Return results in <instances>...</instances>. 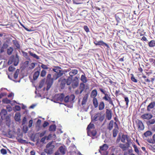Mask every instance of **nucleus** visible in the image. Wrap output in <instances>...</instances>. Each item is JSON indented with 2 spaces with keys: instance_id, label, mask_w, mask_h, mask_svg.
<instances>
[{
  "instance_id": "1",
  "label": "nucleus",
  "mask_w": 155,
  "mask_h": 155,
  "mask_svg": "<svg viewBox=\"0 0 155 155\" xmlns=\"http://www.w3.org/2000/svg\"><path fill=\"white\" fill-rule=\"evenodd\" d=\"M99 91L102 93V94L104 95V96L102 97V99L105 101H107L110 104L114 107V104L112 98L110 97V93L103 88H99Z\"/></svg>"
},
{
  "instance_id": "2",
  "label": "nucleus",
  "mask_w": 155,
  "mask_h": 155,
  "mask_svg": "<svg viewBox=\"0 0 155 155\" xmlns=\"http://www.w3.org/2000/svg\"><path fill=\"white\" fill-rule=\"evenodd\" d=\"M52 142H49L46 146V149L45 150V152L48 154H51L55 146L52 144Z\"/></svg>"
},
{
  "instance_id": "3",
  "label": "nucleus",
  "mask_w": 155,
  "mask_h": 155,
  "mask_svg": "<svg viewBox=\"0 0 155 155\" xmlns=\"http://www.w3.org/2000/svg\"><path fill=\"white\" fill-rule=\"evenodd\" d=\"M136 123L139 131L143 130L144 126L143 125V123L142 121L139 120H137V121H136Z\"/></svg>"
},
{
  "instance_id": "4",
  "label": "nucleus",
  "mask_w": 155,
  "mask_h": 155,
  "mask_svg": "<svg viewBox=\"0 0 155 155\" xmlns=\"http://www.w3.org/2000/svg\"><path fill=\"white\" fill-rule=\"evenodd\" d=\"M124 14L122 12L117 13L115 15V18L117 21L119 22L121 19L124 17Z\"/></svg>"
},
{
  "instance_id": "5",
  "label": "nucleus",
  "mask_w": 155,
  "mask_h": 155,
  "mask_svg": "<svg viewBox=\"0 0 155 155\" xmlns=\"http://www.w3.org/2000/svg\"><path fill=\"white\" fill-rule=\"evenodd\" d=\"M113 115L112 112L111 110L107 109L106 111V117L108 120H111Z\"/></svg>"
},
{
  "instance_id": "6",
  "label": "nucleus",
  "mask_w": 155,
  "mask_h": 155,
  "mask_svg": "<svg viewBox=\"0 0 155 155\" xmlns=\"http://www.w3.org/2000/svg\"><path fill=\"white\" fill-rule=\"evenodd\" d=\"M119 127L117 123L114 122V128L113 130V136L114 137H116L118 132Z\"/></svg>"
},
{
  "instance_id": "7",
  "label": "nucleus",
  "mask_w": 155,
  "mask_h": 155,
  "mask_svg": "<svg viewBox=\"0 0 155 155\" xmlns=\"http://www.w3.org/2000/svg\"><path fill=\"white\" fill-rule=\"evenodd\" d=\"M153 117V115L150 113H146L141 115V117L143 119L149 120L151 119Z\"/></svg>"
},
{
  "instance_id": "8",
  "label": "nucleus",
  "mask_w": 155,
  "mask_h": 155,
  "mask_svg": "<svg viewBox=\"0 0 155 155\" xmlns=\"http://www.w3.org/2000/svg\"><path fill=\"white\" fill-rule=\"evenodd\" d=\"M119 147L123 151H126L128 150L129 145L127 144L120 143L119 144Z\"/></svg>"
},
{
  "instance_id": "9",
  "label": "nucleus",
  "mask_w": 155,
  "mask_h": 155,
  "mask_svg": "<svg viewBox=\"0 0 155 155\" xmlns=\"http://www.w3.org/2000/svg\"><path fill=\"white\" fill-rule=\"evenodd\" d=\"M94 43L96 45H105L106 46L107 48H109V46L106 43L102 41H94Z\"/></svg>"
},
{
  "instance_id": "10",
  "label": "nucleus",
  "mask_w": 155,
  "mask_h": 155,
  "mask_svg": "<svg viewBox=\"0 0 155 155\" xmlns=\"http://www.w3.org/2000/svg\"><path fill=\"white\" fill-rule=\"evenodd\" d=\"M58 81L59 82H61V84H60V87L61 89L64 88L66 84V79H63L62 78H61Z\"/></svg>"
},
{
  "instance_id": "11",
  "label": "nucleus",
  "mask_w": 155,
  "mask_h": 155,
  "mask_svg": "<svg viewBox=\"0 0 155 155\" xmlns=\"http://www.w3.org/2000/svg\"><path fill=\"white\" fill-rule=\"evenodd\" d=\"M54 81L53 79H50L47 80L46 83H47V88L46 90L48 91L50 88L53 83Z\"/></svg>"
},
{
  "instance_id": "12",
  "label": "nucleus",
  "mask_w": 155,
  "mask_h": 155,
  "mask_svg": "<svg viewBox=\"0 0 155 155\" xmlns=\"http://www.w3.org/2000/svg\"><path fill=\"white\" fill-rule=\"evenodd\" d=\"M63 74V73L61 72V70H59L58 73H56L53 76L52 79L53 80H55L57 79L58 78L60 77Z\"/></svg>"
},
{
  "instance_id": "13",
  "label": "nucleus",
  "mask_w": 155,
  "mask_h": 155,
  "mask_svg": "<svg viewBox=\"0 0 155 155\" xmlns=\"http://www.w3.org/2000/svg\"><path fill=\"white\" fill-rule=\"evenodd\" d=\"M97 132L96 130H87L88 135L90 137H94L97 134Z\"/></svg>"
},
{
  "instance_id": "14",
  "label": "nucleus",
  "mask_w": 155,
  "mask_h": 155,
  "mask_svg": "<svg viewBox=\"0 0 155 155\" xmlns=\"http://www.w3.org/2000/svg\"><path fill=\"white\" fill-rule=\"evenodd\" d=\"M74 98L75 97L74 95H71L70 97L69 96H67L65 97H64V100L65 102L67 103L70 101V99H72L71 101H73L74 100Z\"/></svg>"
},
{
  "instance_id": "15",
  "label": "nucleus",
  "mask_w": 155,
  "mask_h": 155,
  "mask_svg": "<svg viewBox=\"0 0 155 155\" xmlns=\"http://www.w3.org/2000/svg\"><path fill=\"white\" fill-rule=\"evenodd\" d=\"M108 147L107 144H104L102 145L100 147L99 151L100 152H101V151H105L108 149Z\"/></svg>"
},
{
  "instance_id": "16",
  "label": "nucleus",
  "mask_w": 155,
  "mask_h": 155,
  "mask_svg": "<svg viewBox=\"0 0 155 155\" xmlns=\"http://www.w3.org/2000/svg\"><path fill=\"white\" fill-rule=\"evenodd\" d=\"M78 84V78L77 77L75 78V79L73 80L72 84V86L73 88H75L77 87Z\"/></svg>"
},
{
  "instance_id": "17",
  "label": "nucleus",
  "mask_w": 155,
  "mask_h": 155,
  "mask_svg": "<svg viewBox=\"0 0 155 155\" xmlns=\"http://www.w3.org/2000/svg\"><path fill=\"white\" fill-rule=\"evenodd\" d=\"M97 92L96 89H95L93 90L91 92L90 96L91 97L94 98H96V97L97 96Z\"/></svg>"
},
{
  "instance_id": "18",
  "label": "nucleus",
  "mask_w": 155,
  "mask_h": 155,
  "mask_svg": "<svg viewBox=\"0 0 155 155\" xmlns=\"http://www.w3.org/2000/svg\"><path fill=\"white\" fill-rule=\"evenodd\" d=\"M64 95L63 94L58 95L57 97H56V100L58 101H59L61 102L62 101L64 98Z\"/></svg>"
},
{
  "instance_id": "19",
  "label": "nucleus",
  "mask_w": 155,
  "mask_h": 155,
  "mask_svg": "<svg viewBox=\"0 0 155 155\" xmlns=\"http://www.w3.org/2000/svg\"><path fill=\"white\" fill-rule=\"evenodd\" d=\"M85 88V84L83 83H81L80 84L79 87V90L80 94H82L83 91L84 90Z\"/></svg>"
},
{
  "instance_id": "20",
  "label": "nucleus",
  "mask_w": 155,
  "mask_h": 155,
  "mask_svg": "<svg viewBox=\"0 0 155 155\" xmlns=\"http://www.w3.org/2000/svg\"><path fill=\"white\" fill-rule=\"evenodd\" d=\"M114 124V123L113 120H110V122L107 127V129L109 130H111L113 128Z\"/></svg>"
},
{
  "instance_id": "21",
  "label": "nucleus",
  "mask_w": 155,
  "mask_h": 155,
  "mask_svg": "<svg viewBox=\"0 0 155 155\" xmlns=\"http://www.w3.org/2000/svg\"><path fill=\"white\" fill-rule=\"evenodd\" d=\"M81 80L84 83H86L87 82V78L86 77L85 74H82L81 75Z\"/></svg>"
},
{
  "instance_id": "22",
  "label": "nucleus",
  "mask_w": 155,
  "mask_h": 155,
  "mask_svg": "<svg viewBox=\"0 0 155 155\" xmlns=\"http://www.w3.org/2000/svg\"><path fill=\"white\" fill-rule=\"evenodd\" d=\"M59 150L60 153L62 155H64L65 153V149L64 147L61 146L59 147Z\"/></svg>"
},
{
  "instance_id": "23",
  "label": "nucleus",
  "mask_w": 155,
  "mask_h": 155,
  "mask_svg": "<svg viewBox=\"0 0 155 155\" xmlns=\"http://www.w3.org/2000/svg\"><path fill=\"white\" fill-rule=\"evenodd\" d=\"M40 71H35L33 74V79L34 80H36L38 78L40 74Z\"/></svg>"
},
{
  "instance_id": "24",
  "label": "nucleus",
  "mask_w": 155,
  "mask_h": 155,
  "mask_svg": "<svg viewBox=\"0 0 155 155\" xmlns=\"http://www.w3.org/2000/svg\"><path fill=\"white\" fill-rule=\"evenodd\" d=\"M99 106V110H102L104 108L105 105L103 101H101L100 102Z\"/></svg>"
},
{
  "instance_id": "25",
  "label": "nucleus",
  "mask_w": 155,
  "mask_h": 155,
  "mask_svg": "<svg viewBox=\"0 0 155 155\" xmlns=\"http://www.w3.org/2000/svg\"><path fill=\"white\" fill-rule=\"evenodd\" d=\"M88 98V95H87V94H86L83 98L81 103L82 105H84V104H85L87 102V100Z\"/></svg>"
},
{
  "instance_id": "26",
  "label": "nucleus",
  "mask_w": 155,
  "mask_h": 155,
  "mask_svg": "<svg viewBox=\"0 0 155 155\" xmlns=\"http://www.w3.org/2000/svg\"><path fill=\"white\" fill-rule=\"evenodd\" d=\"M93 104L95 108H97L98 106V103L97 98H94L93 100Z\"/></svg>"
},
{
  "instance_id": "27",
  "label": "nucleus",
  "mask_w": 155,
  "mask_h": 155,
  "mask_svg": "<svg viewBox=\"0 0 155 155\" xmlns=\"http://www.w3.org/2000/svg\"><path fill=\"white\" fill-rule=\"evenodd\" d=\"M155 103L154 102H151L150 103L147 107V111H150V109L153 108L155 106Z\"/></svg>"
},
{
  "instance_id": "28",
  "label": "nucleus",
  "mask_w": 155,
  "mask_h": 155,
  "mask_svg": "<svg viewBox=\"0 0 155 155\" xmlns=\"http://www.w3.org/2000/svg\"><path fill=\"white\" fill-rule=\"evenodd\" d=\"M28 53L32 57H33L34 58L37 60H38L40 59V58L36 54L32 53L31 51H29Z\"/></svg>"
},
{
  "instance_id": "29",
  "label": "nucleus",
  "mask_w": 155,
  "mask_h": 155,
  "mask_svg": "<svg viewBox=\"0 0 155 155\" xmlns=\"http://www.w3.org/2000/svg\"><path fill=\"white\" fill-rule=\"evenodd\" d=\"M78 71L77 70L74 69L70 71L69 72V74L70 76L73 77V76L76 74L78 73Z\"/></svg>"
},
{
  "instance_id": "30",
  "label": "nucleus",
  "mask_w": 155,
  "mask_h": 155,
  "mask_svg": "<svg viewBox=\"0 0 155 155\" xmlns=\"http://www.w3.org/2000/svg\"><path fill=\"white\" fill-rule=\"evenodd\" d=\"M12 42L14 45L17 49H19L20 47V45L18 43V42L17 40H13Z\"/></svg>"
},
{
  "instance_id": "31",
  "label": "nucleus",
  "mask_w": 155,
  "mask_h": 155,
  "mask_svg": "<svg viewBox=\"0 0 155 155\" xmlns=\"http://www.w3.org/2000/svg\"><path fill=\"white\" fill-rule=\"evenodd\" d=\"M149 46L150 47H153L155 46V40H152L148 43Z\"/></svg>"
},
{
  "instance_id": "32",
  "label": "nucleus",
  "mask_w": 155,
  "mask_h": 155,
  "mask_svg": "<svg viewBox=\"0 0 155 155\" xmlns=\"http://www.w3.org/2000/svg\"><path fill=\"white\" fill-rule=\"evenodd\" d=\"M15 119L16 121H19L20 120V115L19 113H16L15 115Z\"/></svg>"
},
{
  "instance_id": "33",
  "label": "nucleus",
  "mask_w": 155,
  "mask_h": 155,
  "mask_svg": "<svg viewBox=\"0 0 155 155\" xmlns=\"http://www.w3.org/2000/svg\"><path fill=\"white\" fill-rule=\"evenodd\" d=\"M152 134V132L150 130H148L144 133L143 135L145 137H147L151 135Z\"/></svg>"
},
{
  "instance_id": "34",
  "label": "nucleus",
  "mask_w": 155,
  "mask_h": 155,
  "mask_svg": "<svg viewBox=\"0 0 155 155\" xmlns=\"http://www.w3.org/2000/svg\"><path fill=\"white\" fill-rule=\"evenodd\" d=\"M56 129V126L54 125H51L50 126L49 130L50 131H54Z\"/></svg>"
},
{
  "instance_id": "35",
  "label": "nucleus",
  "mask_w": 155,
  "mask_h": 155,
  "mask_svg": "<svg viewBox=\"0 0 155 155\" xmlns=\"http://www.w3.org/2000/svg\"><path fill=\"white\" fill-rule=\"evenodd\" d=\"M94 128V125L93 124H91V123L89 125L87 126V130H91V129Z\"/></svg>"
},
{
  "instance_id": "36",
  "label": "nucleus",
  "mask_w": 155,
  "mask_h": 155,
  "mask_svg": "<svg viewBox=\"0 0 155 155\" xmlns=\"http://www.w3.org/2000/svg\"><path fill=\"white\" fill-rule=\"evenodd\" d=\"M127 137V135H122L121 139V141L124 143H125L126 141V138Z\"/></svg>"
},
{
  "instance_id": "37",
  "label": "nucleus",
  "mask_w": 155,
  "mask_h": 155,
  "mask_svg": "<svg viewBox=\"0 0 155 155\" xmlns=\"http://www.w3.org/2000/svg\"><path fill=\"white\" fill-rule=\"evenodd\" d=\"M13 49L12 47H10L7 50V53L8 55H11L12 53Z\"/></svg>"
},
{
  "instance_id": "38",
  "label": "nucleus",
  "mask_w": 155,
  "mask_h": 155,
  "mask_svg": "<svg viewBox=\"0 0 155 155\" xmlns=\"http://www.w3.org/2000/svg\"><path fill=\"white\" fill-rule=\"evenodd\" d=\"M100 115L101 114L99 113H98L95 114L94 117V120L95 121H97L99 120V117Z\"/></svg>"
},
{
  "instance_id": "39",
  "label": "nucleus",
  "mask_w": 155,
  "mask_h": 155,
  "mask_svg": "<svg viewBox=\"0 0 155 155\" xmlns=\"http://www.w3.org/2000/svg\"><path fill=\"white\" fill-rule=\"evenodd\" d=\"M19 73V70L18 69L16 70L14 74V79H16L18 78Z\"/></svg>"
},
{
  "instance_id": "40",
  "label": "nucleus",
  "mask_w": 155,
  "mask_h": 155,
  "mask_svg": "<svg viewBox=\"0 0 155 155\" xmlns=\"http://www.w3.org/2000/svg\"><path fill=\"white\" fill-rule=\"evenodd\" d=\"M133 147H134V151L137 154H139V149H138L137 146L135 144H133Z\"/></svg>"
},
{
  "instance_id": "41",
  "label": "nucleus",
  "mask_w": 155,
  "mask_h": 155,
  "mask_svg": "<svg viewBox=\"0 0 155 155\" xmlns=\"http://www.w3.org/2000/svg\"><path fill=\"white\" fill-rule=\"evenodd\" d=\"M131 75L130 78L131 81L137 83V80L135 78L133 74H131Z\"/></svg>"
},
{
  "instance_id": "42",
  "label": "nucleus",
  "mask_w": 155,
  "mask_h": 155,
  "mask_svg": "<svg viewBox=\"0 0 155 155\" xmlns=\"http://www.w3.org/2000/svg\"><path fill=\"white\" fill-rule=\"evenodd\" d=\"M46 74V71L44 70H42L41 73V76L42 77H44Z\"/></svg>"
},
{
  "instance_id": "43",
  "label": "nucleus",
  "mask_w": 155,
  "mask_h": 155,
  "mask_svg": "<svg viewBox=\"0 0 155 155\" xmlns=\"http://www.w3.org/2000/svg\"><path fill=\"white\" fill-rule=\"evenodd\" d=\"M66 84L68 85H70L72 83L71 79L70 78H68L67 80L66 79Z\"/></svg>"
},
{
  "instance_id": "44",
  "label": "nucleus",
  "mask_w": 155,
  "mask_h": 155,
  "mask_svg": "<svg viewBox=\"0 0 155 155\" xmlns=\"http://www.w3.org/2000/svg\"><path fill=\"white\" fill-rule=\"evenodd\" d=\"M125 101L126 102V105L127 107L128 106L129 102V98L127 97H124Z\"/></svg>"
},
{
  "instance_id": "45",
  "label": "nucleus",
  "mask_w": 155,
  "mask_h": 155,
  "mask_svg": "<svg viewBox=\"0 0 155 155\" xmlns=\"http://www.w3.org/2000/svg\"><path fill=\"white\" fill-rule=\"evenodd\" d=\"M126 140H127V142L126 143V144H128L129 145L130 143H131L132 142H131V140L129 136L127 135V137Z\"/></svg>"
},
{
  "instance_id": "46",
  "label": "nucleus",
  "mask_w": 155,
  "mask_h": 155,
  "mask_svg": "<svg viewBox=\"0 0 155 155\" xmlns=\"http://www.w3.org/2000/svg\"><path fill=\"white\" fill-rule=\"evenodd\" d=\"M36 64V63L32 62L30 65V66L29 68V69H33L35 67Z\"/></svg>"
},
{
  "instance_id": "47",
  "label": "nucleus",
  "mask_w": 155,
  "mask_h": 155,
  "mask_svg": "<svg viewBox=\"0 0 155 155\" xmlns=\"http://www.w3.org/2000/svg\"><path fill=\"white\" fill-rule=\"evenodd\" d=\"M2 101L5 104H9L11 102V101L7 98L3 99Z\"/></svg>"
},
{
  "instance_id": "48",
  "label": "nucleus",
  "mask_w": 155,
  "mask_h": 155,
  "mask_svg": "<svg viewBox=\"0 0 155 155\" xmlns=\"http://www.w3.org/2000/svg\"><path fill=\"white\" fill-rule=\"evenodd\" d=\"M106 81L107 82H108L110 83V84H116V83L115 82H113L110 79V78H107L106 80Z\"/></svg>"
},
{
  "instance_id": "49",
  "label": "nucleus",
  "mask_w": 155,
  "mask_h": 155,
  "mask_svg": "<svg viewBox=\"0 0 155 155\" xmlns=\"http://www.w3.org/2000/svg\"><path fill=\"white\" fill-rule=\"evenodd\" d=\"M15 69V68L12 66H10L8 68V70L9 71H14Z\"/></svg>"
},
{
  "instance_id": "50",
  "label": "nucleus",
  "mask_w": 155,
  "mask_h": 155,
  "mask_svg": "<svg viewBox=\"0 0 155 155\" xmlns=\"http://www.w3.org/2000/svg\"><path fill=\"white\" fill-rule=\"evenodd\" d=\"M1 153L3 155H5L7 154V152L6 149H2L0 150Z\"/></svg>"
},
{
  "instance_id": "51",
  "label": "nucleus",
  "mask_w": 155,
  "mask_h": 155,
  "mask_svg": "<svg viewBox=\"0 0 155 155\" xmlns=\"http://www.w3.org/2000/svg\"><path fill=\"white\" fill-rule=\"evenodd\" d=\"M8 45L7 44V42L6 41L2 45V47L3 48H4L5 49L8 47Z\"/></svg>"
},
{
  "instance_id": "52",
  "label": "nucleus",
  "mask_w": 155,
  "mask_h": 155,
  "mask_svg": "<svg viewBox=\"0 0 155 155\" xmlns=\"http://www.w3.org/2000/svg\"><path fill=\"white\" fill-rule=\"evenodd\" d=\"M33 124V120H30L29 121V124L28 126L30 128L32 126Z\"/></svg>"
},
{
  "instance_id": "53",
  "label": "nucleus",
  "mask_w": 155,
  "mask_h": 155,
  "mask_svg": "<svg viewBox=\"0 0 155 155\" xmlns=\"http://www.w3.org/2000/svg\"><path fill=\"white\" fill-rule=\"evenodd\" d=\"M41 67L42 68L45 69H48V68L47 67V65L43 64H41Z\"/></svg>"
},
{
  "instance_id": "54",
  "label": "nucleus",
  "mask_w": 155,
  "mask_h": 155,
  "mask_svg": "<svg viewBox=\"0 0 155 155\" xmlns=\"http://www.w3.org/2000/svg\"><path fill=\"white\" fill-rule=\"evenodd\" d=\"M46 134V131L45 130L44 131H43L42 132V133H38V134H40V137H42L43 136H44Z\"/></svg>"
},
{
  "instance_id": "55",
  "label": "nucleus",
  "mask_w": 155,
  "mask_h": 155,
  "mask_svg": "<svg viewBox=\"0 0 155 155\" xmlns=\"http://www.w3.org/2000/svg\"><path fill=\"white\" fill-rule=\"evenodd\" d=\"M148 123L150 124H153L155 123V120L153 119L148 121Z\"/></svg>"
},
{
  "instance_id": "56",
  "label": "nucleus",
  "mask_w": 155,
  "mask_h": 155,
  "mask_svg": "<svg viewBox=\"0 0 155 155\" xmlns=\"http://www.w3.org/2000/svg\"><path fill=\"white\" fill-rule=\"evenodd\" d=\"M104 119V117L103 116H102L101 114V115L99 117V120L101 122H102Z\"/></svg>"
},
{
  "instance_id": "57",
  "label": "nucleus",
  "mask_w": 155,
  "mask_h": 155,
  "mask_svg": "<svg viewBox=\"0 0 155 155\" xmlns=\"http://www.w3.org/2000/svg\"><path fill=\"white\" fill-rule=\"evenodd\" d=\"M22 52L23 56L26 58H27L28 57V54L27 52L24 51H22Z\"/></svg>"
},
{
  "instance_id": "58",
  "label": "nucleus",
  "mask_w": 155,
  "mask_h": 155,
  "mask_svg": "<svg viewBox=\"0 0 155 155\" xmlns=\"http://www.w3.org/2000/svg\"><path fill=\"white\" fill-rule=\"evenodd\" d=\"M1 113L3 114V115H5L7 114V112L6 110L3 109L1 111Z\"/></svg>"
},
{
  "instance_id": "59",
  "label": "nucleus",
  "mask_w": 155,
  "mask_h": 155,
  "mask_svg": "<svg viewBox=\"0 0 155 155\" xmlns=\"http://www.w3.org/2000/svg\"><path fill=\"white\" fill-rule=\"evenodd\" d=\"M49 125V123L47 121H45L44 123L43 124V127H47Z\"/></svg>"
},
{
  "instance_id": "60",
  "label": "nucleus",
  "mask_w": 155,
  "mask_h": 155,
  "mask_svg": "<svg viewBox=\"0 0 155 155\" xmlns=\"http://www.w3.org/2000/svg\"><path fill=\"white\" fill-rule=\"evenodd\" d=\"M84 30L86 31L87 32H88L89 31V29L88 27L86 25L84 26Z\"/></svg>"
},
{
  "instance_id": "61",
  "label": "nucleus",
  "mask_w": 155,
  "mask_h": 155,
  "mask_svg": "<svg viewBox=\"0 0 155 155\" xmlns=\"http://www.w3.org/2000/svg\"><path fill=\"white\" fill-rule=\"evenodd\" d=\"M52 79V78H51V75L50 74H48L47 76V80Z\"/></svg>"
},
{
  "instance_id": "62",
  "label": "nucleus",
  "mask_w": 155,
  "mask_h": 155,
  "mask_svg": "<svg viewBox=\"0 0 155 155\" xmlns=\"http://www.w3.org/2000/svg\"><path fill=\"white\" fill-rule=\"evenodd\" d=\"M15 109L16 111H19L21 110V107L19 106L16 105L15 107Z\"/></svg>"
},
{
  "instance_id": "63",
  "label": "nucleus",
  "mask_w": 155,
  "mask_h": 155,
  "mask_svg": "<svg viewBox=\"0 0 155 155\" xmlns=\"http://www.w3.org/2000/svg\"><path fill=\"white\" fill-rule=\"evenodd\" d=\"M46 139V136H45V137L42 138L41 140V142H44L45 141Z\"/></svg>"
},
{
  "instance_id": "64",
  "label": "nucleus",
  "mask_w": 155,
  "mask_h": 155,
  "mask_svg": "<svg viewBox=\"0 0 155 155\" xmlns=\"http://www.w3.org/2000/svg\"><path fill=\"white\" fill-rule=\"evenodd\" d=\"M52 137V135L50 134L48 135V137H47V140H48L51 138Z\"/></svg>"
}]
</instances>
